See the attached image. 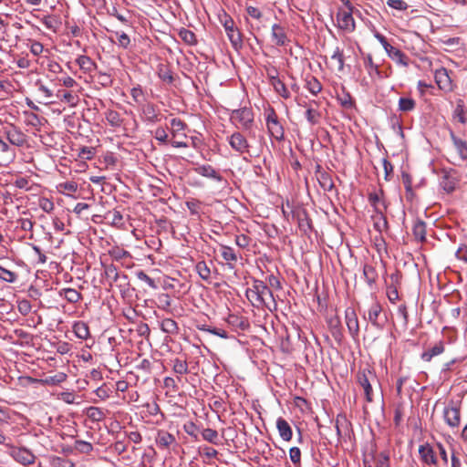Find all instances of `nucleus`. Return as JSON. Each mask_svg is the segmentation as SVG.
Here are the masks:
<instances>
[{"label": "nucleus", "mask_w": 467, "mask_h": 467, "mask_svg": "<svg viewBox=\"0 0 467 467\" xmlns=\"http://www.w3.org/2000/svg\"><path fill=\"white\" fill-rule=\"evenodd\" d=\"M231 120L234 124H239L238 127L247 131L250 136L254 132L252 127L254 125V112L252 109L244 107L242 109H234L231 113Z\"/></svg>", "instance_id": "1"}, {"label": "nucleus", "mask_w": 467, "mask_h": 467, "mask_svg": "<svg viewBox=\"0 0 467 467\" xmlns=\"http://www.w3.org/2000/svg\"><path fill=\"white\" fill-rule=\"evenodd\" d=\"M255 293L258 294V298L261 302V308L266 307L270 311L276 309V302L274 295L264 281L254 279Z\"/></svg>", "instance_id": "2"}, {"label": "nucleus", "mask_w": 467, "mask_h": 467, "mask_svg": "<svg viewBox=\"0 0 467 467\" xmlns=\"http://www.w3.org/2000/svg\"><path fill=\"white\" fill-rule=\"evenodd\" d=\"M357 381L364 390L366 400L368 402H372V384L379 382L376 374L369 369H363L358 372Z\"/></svg>", "instance_id": "3"}, {"label": "nucleus", "mask_w": 467, "mask_h": 467, "mask_svg": "<svg viewBox=\"0 0 467 467\" xmlns=\"http://www.w3.org/2000/svg\"><path fill=\"white\" fill-rule=\"evenodd\" d=\"M226 35L234 47V50L238 51L243 47V39L242 34L240 31L234 26V22L231 16L224 14L223 20L221 19Z\"/></svg>", "instance_id": "4"}, {"label": "nucleus", "mask_w": 467, "mask_h": 467, "mask_svg": "<svg viewBox=\"0 0 467 467\" xmlns=\"http://www.w3.org/2000/svg\"><path fill=\"white\" fill-rule=\"evenodd\" d=\"M347 7V11H339L337 15V24L340 29L352 32L355 30V21L352 16L354 6L349 0H340Z\"/></svg>", "instance_id": "5"}, {"label": "nucleus", "mask_w": 467, "mask_h": 467, "mask_svg": "<svg viewBox=\"0 0 467 467\" xmlns=\"http://www.w3.org/2000/svg\"><path fill=\"white\" fill-rule=\"evenodd\" d=\"M227 141L231 148L240 155L249 153L250 151V144L241 131H235L232 135L228 136Z\"/></svg>", "instance_id": "6"}, {"label": "nucleus", "mask_w": 467, "mask_h": 467, "mask_svg": "<svg viewBox=\"0 0 467 467\" xmlns=\"http://www.w3.org/2000/svg\"><path fill=\"white\" fill-rule=\"evenodd\" d=\"M434 78L439 88L444 92H451L454 85L446 68L441 67L435 71Z\"/></svg>", "instance_id": "7"}, {"label": "nucleus", "mask_w": 467, "mask_h": 467, "mask_svg": "<svg viewBox=\"0 0 467 467\" xmlns=\"http://www.w3.org/2000/svg\"><path fill=\"white\" fill-rule=\"evenodd\" d=\"M14 148L0 138V167L9 166L16 159Z\"/></svg>", "instance_id": "8"}, {"label": "nucleus", "mask_w": 467, "mask_h": 467, "mask_svg": "<svg viewBox=\"0 0 467 467\" xmlns=\"http://www.w3.org/2000/svg\"><path fill=\"white\" fill-rule=\"evenodd\" d=\"M382 312V306L379 303L374 302L368 311V319L372 324L373 327L377 328H382L384 327L386 318L382 320L380 315Z\"/></svg>", "instance_id": "9"}, {"label": "nucleus", "mask_w": 467, "mask_h": 467, "mask_svg": "<svg viewBox=\"0 0 467 467\" xmlns=\"http://www.w3.org/2000/svg\"><path fill=\"white\" fill-rule=\"evenodd\" d=\"M345 319L349 334L352 337H357L359 333V326L357 313L353 307H348L345 310Z\"/></svg>", "instance_id": "10"}, {"label": "nucleus", "mask_w": 467, "mask_h": 467, "mask_svg": "<svg viewBox=\"0 0 467 467\" xmlns=\"http://www.w3.org/2000/svg\"><path fill=\"white\" fill-rule=\"evenodd\" d=\"M5 135L8 142L13 146L21 147L26 142V135L14 126L5 129Z\"/></svg>", "instance_id": "11"}, {"label": "nucleus", "mask_w": 467, "mask_h": 467, "mask_svg": "<svg viewBox=\"0 0 467 467\" xmlns=\"http://www.w3.org/2000/svg\"><path fill=\"white\" fill-rule=\"evenodd\" d=\"M104 272L106 277L110 281V285L113 282H118L119 279L123 280V284H120V287H126L129 285L128 275L124 273H119L117 266L113 264L106 265Z\"/></svg>", "instance_id": "12"}, {"label": "nucleus", "mask_w": 467, "mask_h": 467, "mask_svg": "<svg viewBox=\"0 0 467 467\" xmlns=\"http://www.w3.org/2000/svg\"><path fill=\"white\" fill-rule=\"evenodd\" d=\"M327 326L331 332L332 337L337 343H340L343 339L342 326L338 316L330 317L327 319Z\"/></svg>", "instance_id": "13"}, {"label": "nucleus", "mask_w": 467, "mask_h": 467, "mask_svg": "<svg viewBox=\"0 0 467 467\" xmlns=\"http://www.w3.org/2000/svg\"><path fill=\"white\" fill-rule=\"evenodd\" d=\"M12 456L16 462L24 465L34 463L36 459L35 455L26 448H18L12 452Z\"/></svg>", "instance_id": "14"}, {"label": "nucleus", "mask_w": 467, "mask_h": 467, "mask_svg": "<svg viewBox=\"0 0 467 467\" xmlns=\"http://www.w3.org/2000/svg\"><path fill=\"white\" fill-rule=\"evenodd\" d=\"M271 35L274 43L278 47H284L289 42L285 28L278 24L272 26Z\"/></svg>", "instance_id": "15"}, {"label": "nucleus", "mask_w": 467, "mask_h": 467, "mask_svg": "<svg viewBox=\"0 0 467 467\" xmlns=\"http://www.w3.org/2000/svg\"><path fill=\"white\" fill-rule=\"evenodd\" d=\"M141 110L146 121L150 123H157L161 120L159 110L153 103L148 102L144 104Z\"/></svg>", "instance_id": "16"}, {"label": "nucleus", "mask_w": 467, "mask_h": 467, "mask_svg": "<svg viewBox=\"0 0 467 467\" xmlns=\"http://www.w3.org/2000/svg\"><path fill=\"white\" fill-rule=\"evenodd\" d=\"M445 422L452 427L456 428L460 424L461 413L460 410L455 407L446 408L443 412Z\"/></svg>", "instance_id": "17"}, {"label": "nucleus", "mask_w": 467, "mask_h": 467, "mask_svg": "<svg viewBox=\"0 0 467 467\" xmlns=\"http://www.w3.org/2000/svg\"><path fill=\"white\" fill-rule=\"evenodd\" d=\"M157 307L165 311L167 314L174 316V308L172 307V299L167 293H161L157 296Z\"/></svg>", "instance_id": "18"}, {"label": "nucleus", "mask_w": 467, "mask_h": 467, "mask_svg": "<svg viewBox=\"0 0 467 467\" xmlns=\"http://www.w3.org/2000/svg\"><path fill=\"white\" fill-rule=\"evenodd\" d=\"M156 444L161 449H169L171 445L176 444L174 435L165 431H159L156 437Z\"/></svg>", "instance_id": "19"}, {"label": "nucleus", "mask_w": 467, "mask_h": 467, "mask_svg": "<svg viewBox=\"0 0 467 467\" xmlns=\"http://www.w3.org/2000/svg\"><path fill=\"white\" fill-rule=\"evenodd\" d=\"M419 453L425 463L433 465L437 463V458L433 448L429 443L420 445L419 448Z\"/></svg>", "instance_id": "20"}, {"label": "nucleus", "mask_w": 467, "mask_h": 467, "mask_svg": "<svg viewBox=\"0 0 467 467\" xmlns=\"http://www.w3.org/2000/svg\"><path fill=\"white\" fill-rule=\"evenodd\" d=\"M444 349V342L440 340L439 342L435 343L433 347L430 348L428 350L421 354V359L425 362H430L433 357L443 353Z\"/></svg>", "instance_id": "21"}, {"label": "nucleus", "mask_w": 467, "mask_h": 467, "mask_svg": "<svg viewBox=\"0 0 467 467\" xmlns=\"http://www.w3.org/2000/svg\"><path fill=\"white\" fill-rule=\"evenodd\" d=\"M276 428L278 430L280 437L288 441L292 439L293 431L289 423L283 418H278L276 420Z\"/></svg>", "instance_id": "22"}, {"label": "nucleus", "mask_w": 467, "mask_h": 467, "mask_svg": "<svg viewBox=\"0 0 467 467\" xmlns=\"http://www.w3.org/2000/svg\"><path fill=\"white\" fill-rule=\"evenodd\" d=\"M220 250L222 257L227 262L228 268L234 269L238 259L234 249L226 245H222Z\"/></svg>", "instance_id": "23"}, {"label": "nucleus", "mask_w": 467, "mask_h": 467, "mask_svg": "<svg viewBox=\"0 0 467 467\" xmlns=\"http://www.w3.org/2000/svg\"><path fill=\"white\" fill-rule=\"evenodd\" d=\"M364 67L371 78L375 77L379 78H382L381 71L379 69V66L373 62V58L370 54H368L364 58Z\"/></svg>", "instance_id": "24"}, {"label": "nucleus", "mask_w": 467, "mask_h": 467, "mask_svg": "<svg viewBox=\"0 0 467 467\" xmlns=\"http://www.w3.org/2000/svg\"><path fill=\"white\" fill-rule=\"evenodd\" d=\"M266 127L270 136L273 137L275 140L278 141L284 140L285 130L279 120L273 123H269L268 125H266Z\"/></svg>", "instance_id": "25"}, {"label": "nucleus", "mask_w": 467, "mask_h": 467, "mask_svg": "<svg viewBox=\"0 0 467 467\" xmlns=\"http://www.w3.org/2000/svg\"><path fill=\"white\" fill-rule=\"evenodd\" d=\"M79 68L85 73H91L97 68V64L88 56H79L76 59Z\"/></svg>", "instance_id": "26"}, {"label": "nucleus", "mask_w": 467, "mask_h": 467, "mask_svg": "<svg viewBox=\"0 0 467 467\" xmlns=\"http://www.w3.org/2000/svg\"><path fill=\"white\" fill-rule=\"evenodd\" d=\"M412 234L417 241L421 243L426 241V223L422 220L417 219L412 227Z\"/></svg>", "instance_id": "27"}, {"label": "nucleus", "mask_w": 467, "mask_h": 467, "mask_svg": "<svg viewBox=\"0 0 467 467\" xmlns=\"http://www.w3.org/2000/svg\"><path fill=\"white\" fill-rule=\"evenodd\" d=\"M160 327L162 332L169 335H177L180 330L177 322L168 317L161 320L160 323Z\"/></svg>", "instance_id": "28"}, {"label": "nucleus", "mask_w": 467, "mask_h": 467, "mask_svg": "<svg viewBox=\"0 0 467 467\" xmlns=\"http://www.w3.org/2000/svg\"><path fill=\"white\" fill-rule=\"evenodd\" d=\"M363 275L369 287H372L378 279V272L376 268L370 265H364Z\"/></svg>", "instance_id": "29"}, {"label": "nucleus", "mask_w": 467, "mask_h": 467, "mask_svg": "<svg viewBox=\"0 0 467 467\" xmlns=\"http://www.w3.org/2000/svg\"><path fill=\"white\" fill-rule=\"evenodd\" d=\"M58 294L69 303H78L82 299V295L74 288H63Z\"/></svg>", "instance_id": "30"}, {"label": "nucleus", "mask_w": 467, "mask_h": 467, "mask_svg": "<svg viewBox=\"0 0 467 467\" xmlns=\"http://www.w3.org/2000/svg\"><path fill=\"white\" fill-rule=\"evenodd\" d=\"M385 51L392 60H395L396 62L402 64L404 66L408 65L407 61H405V54L399 48L389 45L388 47V49H385Z\"/></svg>", "instance_id": "31"}, {"label": "nucleus", "mask_w": 467, "mask_h": 467, "mask_svg": "<svg viewBox=\"0 0 467 467\" xmlns=\"http://www.w3.org/2000/svg\"><path fill=\"white\" fill-rule=\"evenodd\" d=\"M56 96L60 101L68 104L70 107H75L78 102V97L70 91L58 90Z\"/></svg>", "instance_id": "32"}, {"label": "nucleus", "mask_w": 467, "mask_h": 467, "mask_svg": "<svg viewBox=\"0 0 467 467\" xmlns=\"http://www.w3.org/2000/svg\"><path fill=\"white\" fill-rule=\"evenodd\" d=\"M331 61L333 63L334 67L338 71L342 72L344 70V53L341 48L337 47L331 55Z\"/></svg>", "instance_id": "33"}, {"label": "nucleus", "mask_w": 467, "mask_h": 467, "mask_svg": "<svg viewBox=\"0 0 467 467\" xmlns=\"http://www.w3.org/2000/svg\"><path fill=\"white\" fill-rule=\"evenodd\" d=\"M105 118L109 124L113 128H119L123 123V119L120 117V114L113 109H108L105 112Z\"/></svg>", "instance_id": "34"}, {"label": "nucleus", "mask_w": 467, "mask_h": 467, "mask_svg": "<svg viewBox=\"0 0 467 467\" xmlns=\"http://www.w3.org/2000/svg\"><path fill=\"white\" fill-rule=\"evenodd\" d=\"M197 171L202 176L213 178L218 182L223 180L222 175L211 165H202L197 169Z\"/></svg>", "instance_id": "35"}, {"label": "nucleus", "mask_w": 467, "mask_h": 467, "mask_svg": "<svg viewBox=\"0 0 467 467\" xmlns=\"http://www.w3.org/2000/svg\"><path fill=\"white\" fill-rule=\"evenodd\" d=\"M317 181L321 188L326 192H330L335 187L331 175L327 171L320 172V175L317 176Z\"/></svg>", "instance_id": "36"}, {"label": "nucleus", "mask_w": 467, "mask_h": 467, "mask_svg": "<svg viewBox=\"0 0 467 467\" xmlns=\"http://www.w3.org/2000/svg\"><path fill=\"white\" fill-rule=\"evenodd\" d=\"M178 35L180 38L189 46H195L197 44L196 35L185 27L179 29Z\"/></svg>", "instance_id": "37"}, {"label": "nucleus", "mask_w": 467, "mask_h": 467, "mask_svg": "<svg viewBox=\"0 0 467 467\" xmlns=\"http://www.w3.org/2000/svg\"><path fill=\"white\" fill-rule=\"evenodd\" d=\"M272 86L274 87L275 91L282 98L286 99L290 97V92L286 88L285 83L278 78L272 77Z\"/></svg>", "instance_id": "38"}, {"label": "nucleus", "mask_w": 467, "mask_h": 467, "mask_svg": "<svg viewBox=\"0 0 467 467\" xmlns=\"http://www.w3.org/2000/svg\"><path fill=\"white\" fill-rule=\"evenodd\" d=\"M73 329L75 335L80 339H87L89 337V328L85 322H76L73 326Z\"/></svg>", "instance_id": "39"}, {"label": "nucleus", "mask_w": 467, "mask_h": 467, "mask_svg": "<svg viewBox=\"0 0 467 467\" xmlns=\"http://www.w3.org/2000/svg\"><path fill=\"white\" fill-rule=\"evenodd\" d=\"M306 88L313 95H317L322 90V85L314 76H308L306 78Z\"/></svg>", "instance_id": "40"}, {"label": "nucleus", "mask_w": 467, "mask_h": 467, "mask_svg": "<svg viewBox=\"0 0 467 467\" xmlns=\"http://www.w3.org/2000/svg\"><path fill=\"white\" fill-rule=\"evenodd\" d=\"M172 370L178 375H184L189 373L188 363L186 360L174 358L172 361Z\"/></svg>", "instance_id": "41"}, {"label": "nucleus", "mask_w": 467, "mask_h": 467, "mask_svg": "<svg viewBox=\"0 0 467 467\" xmlns=\"http://www.w3.org/2000/svg\"><path fill=\"white\" fill-rule=\"evenodd\" d=\"M196 272L199 276L204 280L209 281L211 278V269L208 267L204 261L198 262L195 265Z\"/></svg>", "instance_id": "42"}, {"label": "nucleus", "mask_w": 467, "mask_h": 467, "mask_svg": "<svg viewBox=\"0 0 467 467\" xmlns=\"http://www.w3.org/2000/svg\"><path fill=\"white\" fill-rule=\"evenodd\" d=\"M416 107V102L411 98L401 97L399 99V110L403 112L412 111Z\"/></svg>", "instance_id": "43"}, {"label": "nucleus", "mask_w": 467, "mask_h": 467, "mask_svg": "<svg viewBox=\"0 0 467 467\" xmlns=\"http://www.w3.org/2000/svg\"><path fill=\"white\" fill-rule=\"evenodd\" d=\"M171 135L173 138H176L180 135L181 131H183L187 125L184 121H182L181 119L174 118L171 120Z\"/></svg>", "instance_id": "44"}, {"label": "nucleus", "mask_w": 467, "mask_h": 467, "mask_svg": "<svg viewBox=\"0 0 467 467\" xmlns=\"http://www.w3.org/2000/svg\"><path fill=\"white\" fill-rule=\"evenodd\" d=\"M453 144L462 160H467V141L452 137Z\"/></svg>", "instance_id": "45"}, {"label": "nucleus", "mask_w": 467, "mask_h": 467, "mask_svg": "<svg viewBox=\"0 0 467 467\" xmlns=\"http://www.w3.org/2000/svg\"><path fill=\"white\" fill-rule=\"evenodd\" d=\"M245 296L253 306L261 308V302L258 298V294L255 293L254 289V281L253 282L252 287L246 289Z\"/></svg>", "instance_id": "46"}, {"label": "nucleus", "mask_w": 467, "mask_h": 467, "mask_svg": "<svg viewBox=\"0 0 467 467\" xmlns=\"http://www.w3.org/2000/svg\"><path fill=\"white\" fill-rule=\"evenodd\" d=\"M202 439L213 444H219L218 432L215 430L207 428L202 431Z\"/></svg>", "instance_id": "47"}, {"label": "nucleus", "mask_w": 467, "mask_h": 467, "mask_svg": "<svg viewBox=\"0 0 467 467\" xmlns=\"http://www.w3.org/2000/svg\"><path fill=\"white\" fill-rule=\"evenodd\" d=\"M306 118L310 125H317L320 120L321 113L317 109L307 107Z\"/></svg>", "instance_id": "48"}, {"label": "nucleus", "mask_w": 467, "mask_h": 467, "mask_svg": "<svg viewBox=\"0 0 467 467\" xmlns=\"http://www.w3.org/2000/svg\"><path fill=\"white\" fill-rule=\"evenodd\" d=\"M296 218L298 221V225L301 229H303L305 232L307 229L311 228V220L308 218L307 213L306 211H301L296 213Z\"/></svg>", "instance_id": "49"}, {"label": "nucleus", "mask_w": 467, "mask_h": 467, "mask_svg": "<svg viewBox=\"0 0 467 467\" xmlns=\"http://www.w3.org/2000/svg\"><path fill=\"white\" fill-rule=\"evenodd\" d=\"M88 417L94 421H100L105 418L104 411L98 407H89L87 409Z\"/></svg>", "instance_id": "50"}, {"label": "nucleus", "mask_w": 467, "mask_h": 467, "mask_svg": "<svg viewBox=\"0 0 467 467\" xmlns=\"http://www.w3.org/2000/svg\"><path fill=\"white\" fill-rule=\"evenodd\" d=\"M0 279L7 283H15L17 279V274L0 265Z\"/></svg>", "instance_id": "51"}, {"label": "nucleus", "mask_w": 467, "mask_h": 467, "mask_svg": "<svg viewBox=\"0 0 467 467\" xmlns=\"http://www.w3.org/2000/svg\"><path fill=\"white\" fill-rule=\"evenodd\" d=\"M228 322L234 326V327H239L240 329L242 330H244L248 327V323L246 320H244L243 317H239L237 316H234V315H230L229 317H228Z\"/></svg>", "instance_id": "52"}, {"label": "nucleus", "mask_w": 467, "mask_h": 467, "mask_svg": "<svg viewBox=\"0 0 467 467\" xmlns=\"http://www.w3.org/2000/svg\"><path fill=\"white\" fill-rule=\"evenodd\" d=\"M441 185L447 192H451L455 189L456 182L450 177L448 172H445L442 176Z\"/></svg>", "instance_id": "53"}, {"label": "nucleus", "mask_w": 467, "mask_h": 467, "mask_svg": "<svg viewBox=\"0 0 467 467\" xmlns=\"http://www.w3.org/2000/svg\"><path fill=\"white\" fill-rule=\"evenodd\" d=\"M75 449L81 453L88 454L90 451H92L93 446L90 442L81 441V440H77L75 441Z\"/></svg>", "instance_id": "54"}, {"label": "nucleus", "mask_w": 467, "mask_h": 467, "mask_svg": "<svg viewBox=\"0 0 467 467\" xmlns=\"http://www.w3.org/2000/svg\"><path fill=\"white\" fill-rule=\"evenodd\" d=\"M200 330H202V331H206V332H209L211 334H213L215 336H218L222 338H227L228 337V333L223 330V329H221V328H217V327H210L206 325H203L202 327H199Z\"/></svg>", "instance_id": "55"}, {"label": "nucleus", "mask_w": 467, "mask_h": 467, "mask_svg": "<svg viewBox=\"0 0 467 467\" xmlns=\"http://www.w3.org/2000/svg\"><path fill=\"white\" fill-rule=\"evenodd\" d=\"M159 77L161 80H163L166 83L171 84L174 81V77L171 72L167 67H161L159 70Z\"/></svg>", "instance_id": "56"}, {"label": "nucleus", "mask_w": 467, "mask_h": 467, "mask_svg": "<svg viewBox=\"0 0 467 467\" xmlns=\"http://www.w3.org/2000/svg\"><path fill=\"white\" fill-rule=\"evenodd\" d=\"M289 458H290L291 462L296 466H300V464H301V451H300L299 448L292 447L289 450Z\"/></svg>", "instance_id": "57"}, {"label": "nucleus", "mask_w": 467, "mask_h": 467, "mask_svg": "<svg viewBox=\"0 0 467 467\" xmlns=\"http://www.w3.org/2000/svg\"><path fill=\"white\" fill-rule=\"evenodd\" d=\"M398 317L401 319L402 326L406 328L409 323V315L406 305L402 304L398 307Z\"/></svg>", "instance_id": "58"}, {"label": "nucleus", "mask_w": 467, "mask_h": 467, "mask_svg": "<svg viewBox=\"0 0 467 467\" xmlns=\"http://www.w3.org/2000/svg\"><path fill=\"white\" fill-rule=\"evenodd\" d=\"M401 177L407 194L412 195L413 191L411 176L408 172L403 171Z\"/></svg>", "instance_id": "59"}, {"label": "nucleus", "mask_w": 467, "mask_h": 467, "mask_svg": "<svg viewBox=\"0 0 467 467\" xmlns=\"http://www.w3.org/2000/svg\"><path fill=\"white\" fill-rule=\"evenodd\" d=\"M54 467H74V463L64 457H55L52 461Z\"/></svg>", "instance_id": "60"}, {"label": "nucleus", "mask_w": 467, "mask_h": 467, "mask_svg": "<svg viewBox=\"0 0 467 467\" xmlns=\"http://www.w3.org/2000/svg\"><path fill=\"white\" fill-rule=\"evenodd\" d=\"M378 214L379 220L375 222L374 226L378 231L382 232L383 230L388 229V221L382 212H379Z\"/></svg>", "instance_id": "61"}, {"label": "nucleus", "mask_w": 467, "mask_h": 467, "mask_svg": "<svg viewBox=\"0 0 467 467\" xmlns=\"http://www.w3.org/2000/svg\"><path fill=\"white\" fill-rule=\"evenodd\" d=\"M107 217L110 218L112 223L115 225L122 223L123 216L119 211H117V210L109 211L107 213Z\"/></svg>", "instance_id": "62"}, {"label": "nucleus", "mask_w": 467, "mask_h": 467, "mask_svg": "<svg viewBox=\"0 0 467 467\" xmlns=\"http://www.w3.org/2000/svg\"><path fill=\"white\" fill-rule=\"evenodd\" d=\"M95 151L92 147H82L78 152V157L84 160H91L94 157Z\"/></svg>", "instance_id": "63"}, {"label": "nucleus", "mask_w": 467, "mask_h": 467, "mask_svg": "<svg viewBox=\"0 0 467 467\" xmlns=\"http://www.w3.org/2000/svg\"><path fill=\"white\" fill-rule=\"evenodd\" d=\"M116 36L118 37L119 46L123 48H128V47L130 44V36L124 32H121V33L116 32Z\"/></svg>", "instance_id": "64"}]
</instances>
